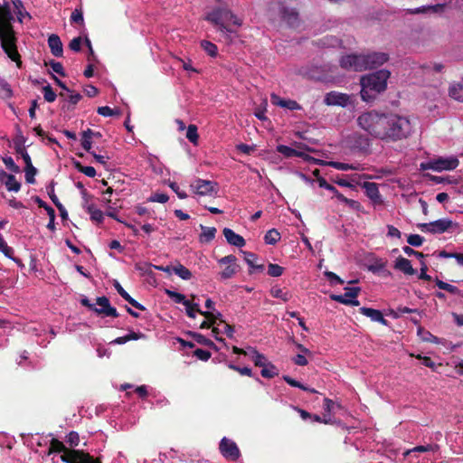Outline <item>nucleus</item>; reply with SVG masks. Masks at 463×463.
<instances>
[{
    "mask_svg": "<svg viewBox=\"0 0 463 463\" xmlns=\"http://www.w3.org/2000/svg\"><path fill=\"white\" fill-rule=\"evenodd\" d=\"M229 368H231V369L234 370V371L239 372L241 375H247V376H251L252 375V371L249 367H239L237 365L230 364H229Z\"/></svg>",
    "mask_w": 463,
    "mask_h": 463,
    "instance_id": "obj_60",
    "label": "nucleus"
},
{
    "mask_svg": "<svg viewBox=\"0 0 463 463\" xmlns=\"http://www.w3.org/2000/svg\"><path fill=\"white\" fill-rule=\"evenodd\" d=\"M282 379L288 383L289 384L290 386L292 387H297V388H299L303 391H306V392H309L311 393H317V391L313 389V388H309L304 384H302L301 383H299L298 381L291 378L290 376L288 375H283L282 376Z\"/></svg>",
    "mask_w": 463,
    "mask_h": 463,
    "instance_id": "obj_29",
    "label": "nucleus"
},
{
    "mask_svg": "<svg viewBox=\"0 0 463 463\" xmlns=\"http://www.w3.org/2000/svg\"><path fill=\"white\" fill-rule=\"evenodd\" d=\"M424 239L419 234H411L407 238V242L413 247H420L422 245Z\"/></svg>",
    "mask_w": 463,
    "mask_h": 463,
    "instance_id": "obj_51",
    "label": "nucleus"
},
{
    "mask_svg": "<svg viewBox=\"0 0 463 463\" xmlns=\"http://www.w3.org/2000/svg\"><path fill=\"white\" fill-rule=\"evenodd\" d=\"M446 7V4H437L431 5H422L417 8L408 9L407 13L411 14H441Z\"/></svg>",
    "mask_w": 463,
    "mask_h": 463,
    "instance_id": "obj_14",
    "label": "nucleus"
},
{
    "mask_svg": "<svg viewBox=\"0 0 463 463\" xmlns=\"http://www.w3.org/2000/svg\"><path fill=\"white\" fill-rule=\"evenodd\" d=\"M323 408L326 412L325 414H326L327 417L330 416L332 418V413H334L335 409L340 408V405L328 398H325Z\"/></svg>",
    "mask_w": 463,
    "mask_h": 463,
    "instance_id": "obj_40",
    "label": "nucleus"
},
{
    "mask_svg": "<svg viewBox=\"0 0 463 463\" xmlns=\"http://www.w3.org/2000/svg\"><path fill=\"white\" fill-rule=\"evenodd\" d=\"M271 295L276 298H280L287 302L290 298V295L288 292L283 291L280 288H273L270 291Z\"/></svg>",
    "mask_w": 463,
    "mask_h": 463,
    "instance_id": "obj_45",
    "label": "nucleus"
},
{
    "mask_svg": "<svg viewBox=\"0 0 463 463\" xmlns=\"http://www.w3.org/2000/svg\"><path fill=\"white\" fill-rule=\"evenodd\" d=\"M169 187L176 194V195L178 196V198L180 199H185L187 197V194L184 191H181L179 189V186L175 182H170L169 183Z\"/></svg>",
    "mask_w": 463,
    "mask_h": 463,
    "instance_id": "obj_62",
    "label": "nucleus"
},
{
    "mask_svg": "<svg viewBox=\"0 0 463 463\" xmlns=\"http://www.w3.org/2000/svg\"><path fill=\"white\" fill-rule=\"evenodd\" d=\"M363 187L365 190L366 195L374 203H377L381 199V195L379 193L378 185L375 183L365 182L363 184Z\"/></svg>",
    "mask_w": 463,
    "mask_h": 463,
    "instance_id": "obj_21",
    "label": "nucleus"
},
{
    "mask_svg": "<svg viewBox=\"0 0 463 463\" xmlns=\"http://www.w3.org/2000/svg\"><path fill=\"white\" fill-rule=\"evenodd\" d=\"M403 252L408 256H416L418 259L421 260L424 258V255L421 252L414 250L410 246H404L402 248Z\"/></svg>",
    "mask_w": 463,
    "mask_h": 463,
    "instance_id": "obj_64",
    "label": "nucleus"
},
{
    "mask_svg": "<svg viewBox=\"0 0 463 463\" xmlns=\"http://www.w3.org/2000/svg\"><path fill=\"white\" fill-rule=\"evenodd\" d=\"M321 41L323 45L326 47H335L339 44V40L333 36H326Z\"/></svg>",
    "mask_w": 463,
    "mask_h": 463,
    "instance_id": "obj_58",
    "label": "nucleus"
},
{
    "mask_svg": "<svg viewBox=\"0 0 463 463\" xmlns=\"http://www.w3.org/2000/svg\"><path fill=\"white\" fill-rule=\"evenodd\" d=\"M66 441L71 446V447H76L79 445L80 443V436L78 434V432L76 431H71L67 436H66Z\"/></svg>",
    "mask_w": 463,
    "mask_h": 463,
    "instance_id": "obj_53",
    "label": "nucleus"
},
{
    "mask_svg": "<svg viewBox=\"0 0 463 463\" xmlns=\"http://www.w3.org/2000/svg\"><path fill=\"white\" fill-rule=\"evenodd\" d=\"M97 112H98V114L103 116V117H111V116L119 114L118 110H114L108 106L98 108Z\"/></svg>",
    "mask_w": 463,
    "mask_h": 463,
    "instance_id": "obj_52",
    "label": "nucleus"
},
{
    "mask_svg": "<svg viewBox=\"0 0 463 463\" xmlns=\"http://www.w3.org/2000/svg\"><path fill=\"white\" fill-rule=\"evenodd\" d=\"M3 162L7 169L14 173H19L20 168L19 166L14 163V159L11 156H5L3 157Z\"/></svg>",
    "mask_w": 463,
    "mask_h": 463,
    "instance_id": "obj_49",
    "label": "nucleus"
},
{
    "mask_svg": "<svg viewBox=\"0 0 463 463\" xmlns=\"http://www.w3.org/2000/svg\"><path fill=\"white\" fill-rule=\"evenodd\" d=\"M270 99L273 105L288 109L289 110H299L301 109V106L293 99H281L279 95L272 93L270 95Z\"/></svg>",
    "mask_w": 463,
    "mask_h": 463,
    "instance_id": "obj_15",
    "label": "nucleus"
},
{
    "mask_svg": "<svg viewBox=\"0 0 463 463\" xmlns=\"http://www.w3.org/2000/svg\"><path fill=\"white\" fill-rule=\"evenodd\" d=\"M201 47L203 49V51L211 57H216L218 54V48L217 46L206 40H203L201 42Z\"/></svg>",
    "mask_w": 463,
    "mask_h": 463,
    "instance_id": "obj_36",
    "label": "nucleus"
},
{
    "mask_svg": "<svg viewBox=\"0 0 463 463\" xmlns=\"http://www.w3.org/2000/svg\"><path fill=\"white\" fill-rule=\"evenodd\" d=\"M43 93L47 102H53L56 99L57 95L50 85H46L43 88Z\"/></svg>",
    "mask_w": 463,
    "mask_h": 463,
    "instance_id": "obj_47",
    "label": "nucleus"
},
{
    "mask_svg": "<svg viewBox=\"0 0 463 463\" xmlns=\"http://www.w3.org/2000/svg\"><path fill=\"white\" fill-rule=\"evenodd\" d=\"M194 355L202 361H207L211 357V353L209 351L198 348L194 351Z\"/></svg>",
    "mask_w": 463,
    "mask_h": 463,
    "instance_id": "obj_63",
    "label": "nucleus"
},
{
    "mask_svg": "<svg viewBox=\"0 0 463 463\" xmlns=\"http://www.w3.org/2000/svg\"><path fill=\"white\" fill-rule=\"evenodd\" d=\"M169 197L165 194H159L156 193L153 195H151L148 199L149 202H155V203H165L168 201Z\"/></svg>",
    "mask_w": 463,
    "mask_h": 463,
    "instance_id": "obj_54",
    "label": "nucleus"
},
{
    "mask_svg": "<svg viewBox=\"0 0 463 463\" xmlns=\"http://www.w3.org/2000/svg\"><path fill=\"white\" fill-rule=\"evenodd\" d=\"M359 311L362 315L371 318L372 321L378 322L383 326H388V321L383 317L380 310L363 307H360Z\"/></svg>",
    "mask_w": 463,
    "mask_h": 463,
    "instance_id": "obj_16",
    "label": "nucleus"
},
{
    "mask_svg": "<svg viewBox=\"0 0 463 463\" xmlns=\"http://www.w3.org/2000/svg\"><path fill=\"white\" fill-rule=\"evenodd\" d=\"M324 102L328 106H341L345 108L351 103V96L337 91H330L325 96Z\"/></svg>",
    "mask_w": 463,
    "mask_h": 463,
    "instance_id": "obj_12",
    "label": "nucleus"
},
{
    "mask_svg": "<svg viewBox=\"0 0 463 463\" xmlns=\"http://www.w3.org/2000/svg\"><path fill=\"white\" fill-rule=\"evenodd\" d=\"M50 66L52 70V71H54L55 73L61 75V76H64L65 75V72H64V70H63V66L61 62L59 61H50Z\"/></svg>",
    "mask_w": 463,
    "mask_h": 463,
    "instance_id": "obj_59",
    "label": "nucleus"
},
{
    "mask_svg": "<svg viewBox=\"0 0 463 463\" xmlns=\"http://www.w3.org/2000/svg\"><path fill=\"white\" fill-rule=\"evenodd\" d=\"M48 46L55 57H61L63 53L62 43L57 34H51L48 38Z\"/></svg>",
    "mask_w": 463,
    "mask_h": 463,
    "instance_id": "obj_18",
    "label": "nucleus"
},
{
    "mask_svg": "<svg viewBox=\"0 0 463 463\" xmlns=\"http://www.w3.org/2000/svg\"><path fill=\"white\" fill-rule=\"evenodd\" d=\"M82 40L80 37L73 38L69 44V47L73 52H80L81 47Z\"/></svg>",
    "mask_w": 463,
    "mask_h": 463,
    "instance_id": "obj_61",
    "label": "nucleus"
},
{
    "mask_svg": "<svg viewBox=\"0 0 463 463\" xmlns=\"http://www.w3.org/2000/svg\"><path fill=\"white\" fill-rule=\"evenodd\" d=\"M261 368L262 369H261L260 373H261V376L264 378L270 379L279 374V370L277 369V367L269 361Z\"/></svg>",
    "mask_w": 463,
    "mask_h": 463,
    "instance_id": "obj_27",
    "label": "nucleus"
},
{
    "mask_svg": "<svg viewBox=\"0 0 463 463\" xmlns=\"http://www.w3.org/2000/svg\"><path fill=\"white\" fill-rule=\"evenodd\" d=\"M14 16L7 7H0V43L1 48L18 67H21V56L17 50V38L14 31L12 21Z\"/></svg>",
    "mask_w": 463,
    "mask_h": 463,
    "instance_id": "obj_2",
    "label": "nucleus"
},
{
    "mask_svg": "<svg viewBox=\"0 0 463 463\" xmlns=\"http://www.w3.org/2000/svg\"><path fill=\"white\" fill-rule=\"evenodd\" d=\"M205 19L215 25L219 26V30L225 33H232L233 30L228 28L225 23L232 22V24L241 26L242 22L232 11L226 8H217L207 14Z\"/></svg>",
    "mask_w": 463,
    "mask_h": 463,
    "instance_id": "obj_6",
    "label": "nucleus"
},
{
    "mask_svg": "<svg viewBox=\"0 0 463 463\" xmlns=\"http://www.w3.org/2000/svg\"><path fill=\"white\" fill-rule=\"evenodd\" d=\"M267 105H268V102L266 99L263 100L262 104L258 107L255 111H254V115L257 118H259L260 120H267L268 118L266 117V108H267Z\"/></svg>",
    "mask_w": 463,
    "mask_h": 463,
    "instance_id": "obj_46",
    "label": "nucleus"
},
{
    "mask_svg": "<svg viewBox=\"0 0 463 463\" xmlns=\"http://www.w3.org/2000/svg\"><path fill=\"white\" fill-rule=\"evenodd\" d=\"M75 167L77 168V170L79 172L84 174L85 175H87L89 177H95V175H96V170L93 166H85V165H82L80 163L76 162Z\"/></svg>",
    "mask_w": 463,
    "mask_h": 463,
    "instance_id": "obj_42",
    "label": "nucleus"
},
{
    "mask_svg": "<svg viewBox=\"0 0 463 463\" xmlns=\"http://www.w3.org/2000/svg\"><path fill=\"white\" fill-rule=\"evenodd\" d=\"M280 233L276 229H270L266 232L264 241L266 244L274 245L280 240Z\"/></svg>",
    "mask_w": 463,
    "mask_h": 463,
    "instance_id": "obj_32",
    "label": "nucleus"
},
{
    "mask_svg": "<svg viewBox=\"0 0 463 463\" xmlns=\"http://www.w3.org/2000/svg\"><path fill=\"white\" fill-rule=\"evenodd\" d=\"M436 285L439 288L446 290L451 294L457 295L459 293V289L457 287L447 282H444L439 279H436Z\"/></svg>",
    "mask_w": 463,
    "mask_h": 463,
    "instance_id": "obj_38",
    "label": "nucleus"
},
{
    "mask_svg": "<svg viewBox=\"0 0 463 463\" xmlns=\"http://www.w3.org/2000/svg\"><path fill=\"white\" fill-rule=\"evenodd\" d=\"M358 126L373 137L386 142H397L408 138L413 132L414 124L407 116L396 113L368 111L357 118Z\"/></svg>",
    "mask_w": 463,
    "mask_h": 463,
    "instance_id": "obj_1",
    "label": "nucleus"
},
{
    "mask_svg": "<svg viewBox=\"0 0 463 463\" xmlns=\"http://www.w3.org/2000/svg\"><path fill=\"white\" fill-rule=\"evenodd\" d=\"M173 273L184 280H189L192 278V272L180 263L173 267Z\"/></svg>",
    "mask_w": 463,
    "mask_h": 463,
    "instance_id": "obj_30",
    "label": "nucleus"
},
{
    "mask_svg": "<svg viewBox=\"0 0 463 463\" xmlns=\"http://www.w3.org/2000/svg\"><path fill=\"white\" fill-rule=\"evenodd\" d=\"M277 151L283 155L285 157H293V156H300L302 154L296 149L285 146V145H279L277 146Z\"/></svg>",
    "mask_w": 463,
    "mask_h": 463,
    "instance_id": "obj_33",
    "label": "nucleus"
},
{
    "mask_svg": "<svg viewBox=\"0 0 463 463\" xmlns=\"http://www.w3.org/2000/svg\"><path fill=\"white\" fill-rule=\"evenodd\" d=\"M84 209L88 212V213L90 215V219L97 222H103V213L96 208L94 204H90L84 206Z\"/></svg>",
    "mask_w": 463,
    "mask_h": 463,
    "instance_id": "obj_28",
    "label": "nucleus"
},
{
    "mask_svg": "<svg viewBox=\"0 0 463 463\" xmlns=\"http://www.w3.org/2000/svg\"><path fill=\"white\" fill-rule=\"evenodd\" d=\"M459 165L457 156H438L420 164L422 170H432L435 172L451 171L456 169Z\"/></svg>",
    "mask_w": 463,
    "mask_h": 463,
    "instance_id": "obj_7",
    "label": "nucleus"
},
{
    "mask_svg": "<svg viewBox=\"0 0 463 463\" xmlns=\"http://www.w3.org/2000/svg\"><path fill=\"white\" fill-rule=\"evenodd\" d=\"M165 294L175 302L177 304H183L184 306H188V302L190 300L186 299L185 296L184 294L175 292L171 289H165Z\"/></svg>",
    "mask_w": 463,
    "mask_h": 463,
    "instance_id": "obj_31",
    "label": "nucleus"
},
{
    "mask_svg": "<svg viewBox=\"0 0 463 463\" xmlns=\"http://www.w3.org/2000/svg\"><path fill=\"white\" fill-rule=\"evenodd\" d=\"M418 227L423 232L441 234L458 228V223L449 218H442L428 223H419Z\"/></svg>",
    "mask_w": 463,
    "mask_h": 463,
    "instance_id": "obj_8",
    "label": "nucleus"
},
{
    "mask_svg": "<svg viewBox=\"0 0 463 463\" xmlns=\"http://www.w3.org/2000/svg\"><path fill=\"white\" fill-rule=\"evenodd\" d=\"M326 165L331 166L335 169L340 170V171H348V170H362L363 167L360 164H347V163H342L337 161H328L326 163Z\"/></svg>",
    "mask_w": 463,
    "mask_h": 463,
    "instance_id": "obj_23",
    "label": "nucleus"
},
{
    "mask_svg": "<svg viewBox=\"0 0 463 463\" xmlns=\"http://www.w3.org/2000/svg\"><path fill=\"white\" fill-rule=\"evenodd\" d=\"M37 174V169L33 166H27L25 167V180L28 184H34L35 183V175Z\"/></svg>",
    "mask_w": 463,
    "mask_h": 463,
    "instance_id": "obj_50",
    "label": "nucleus"
},
{
    "mask_svg": "<svg viewBox=\"0 0 463 463\" xmlns=\"http://www.w3.org/2000/svg\"><path fill=\"white\" fill-rule=\"evenodd\" d=\"M0 251H2L5 257L9 259H14V249L9 247L5 241L4 237L0 234Z\"/></svg>",
    "mask_w": 463,
    "mask_h": 463,
    "instance_id": "obj_43",
    "label": "nucleus"
},
{
    "mask_svg": "<svg viewBox=\"0 0 463 463\" xmlns=\"http://www.w3.org/2000/svg\"><path fill=\"white\" fill-rule=\"evenodd\" d=\"M202 234L200 235L201 241L209 242L215 237L217 230L214 227H206L203 224L200 225Z\"/></svg>",
    "mask_w": 463,
    "mask_h": 463,
    "instance_id": "obj_26",
    "label": "nucleus"
},
{
    "mask_svg": "<svg viewBox=\"0 0 463 463\" xmlns=\"http://www.w3.org/2000/svg\"><path fill=\"white\" fill-rule=\"evenodd\" d=\"M236 273V267L235 266H228L226 267L221 273V279H228L232 278Z\"/></svg>",
    "mask_w": 463,
    "mask_h": 463,
    "instance_id": "obj_55",
    "label": "nucleus"
},
{
    "mask_svg": "<svg viewBox=\"0 0 463 463\" xmlns=\"http://www.w3.org/2000/svg\"><path fill=\"white\" fill-rule=\"evenodd\" d=\"M201 315H203L205 318L210 320L211 324H213V325L216 323L217 319L221 320V317H222V314L215 309L213 311L201 312Z\"/></svg>",
    "mask_w": 463,
    "mask_h": 463,
    "instance_id": "obj_48",
    "label": "nucleus"
},
{
    "mask_svg": "<svg viewBox=\"0 0 463 463\" xmlns=\"http://www.w3.org/2000/svg\"><path fill=\"white\" fill-rule=\"evenodd\" d=\"M245 355H248L251 358L254 364L259 367H262L268 362L266 356L260 353H259L256 348L249 347L245 352Z\"/></svg>",
    "mask_w": 463,
    "mask_h": 463,
    "instance_id": "obj_19",
    "label": "nucleus"
},
{
    "mask_svg": "<svg viewBox=\"0 0 463 463\" xmlns=\"http://www.w3.org/2000/svg\"><path fill=\"white\" fill-rule=\"evenodd\" d=\"M282 18L288 23L289 26H296L298 23V14L292 8H282Z\"/></svg>",
    "mask_w": 463,
    "mask_h": 463,
    "instance_id": "obj_22",
    "label": "nucleus"
},
{
    "mask_svg": "<svg viewBox=\"0 0 463 463\" xmlns=\"http://www.w3.org/2000/svg\"><path fill=\"white\" fill-rule=\"evenodd\" d=\"M345 292L342 295H331V298L336 302L345 305L359 306L357 296L361 291L359 287L345 288Z\"/></svg>",
    "mask_w": 463,
    "mask_h": 463,
    "instance_id": "obj_10",
    "label": "nucleus"
},
{
    "mask_svg": "<svg viewBox=\"0 0 463 463\" xmlns=\"http://www.w3.org/2000/svg\"><path fill=\"white\" fill-rule=\"evenodd\" d=\"M186 138L193 144L196 145L198 142L197 127L195 125H189L186 131Z\"/></svg>",
    "mask_w": 463,
    "mask_h": 463,
    "instance_id": "obj_39",
    "label": "nucleus"
},
{
    "mask_svg": "<svg viewBox=\"0 0 463 463\" xmlns=\"http://www.w3.org/2000/svg\"><path fill=\"white\" fill-rule=\"evenodd\" d=\"M394 268L407 275L415 274V269L412 268L411 261L403 257L396 259Z\"/></svg>",
    "mask_w": 463,
    "mask_h": 463,
    "instance_id": "obj_20",
    "label": "nucleus"
},
{
    "mask_svg": "<svg viewBox=\"0 0 463 463\" xmlns=\"http://www.w3.org/2000/svg\"><path fill=\"white\" fill-rule=\"evenodd\" d=\"M50 450V452H62L61 458L66 463H100L89 453L76 449L69 450L61 441L55 439L51 441Z\"/></svg>",
    "mask_w": 463,
    "mask_h": 463,
    "instance_id": "obj_5",
    "label": "nucleus"
},
{
    "mask_svg": "<svg viewBox=\"0 0 463 463\" xmlns=\"http://www.w3.org/2000/svg\"><path fill=\"white\" fill-rule=\"evenodd\" d=\"M219 449L222 455L227 459L237 460L241 456L240 449L236 443L225 437L222 439Z\"/></svg>",
    "mask_w": 463,
    "mask_h": 463,
    "instance_id": "obj_11",
    "label": "nucleus"
},
{
    "mask_svg": "<svg viewBox=\"0 0 463 463\" xmlns=\"http://www.w3.org/2000/svg\"><path fill=\"white\" fill-rule=\"evenodd\" d=\"M439 449V446L437 444H427V445H420L416 446L411 449H407L403 452L404 457L410 456L411 453L415 452H432L435 453Z\"/></svg>",
    "mask_w": 463,
    "mask_h": 463,
    "instance_id": "obj_24",
    "label": "nucleus"
},
{
    "mask_svg": "<svg viewBox=\"0 0 463 463\" xmlns=\"http://www.w3.org/2000/svg\"><path fill=\"white\" fill-rule=\"evenodd\" d=\"M389 60L386 52H373L366 54H349L343 56L340 65L344 69L361 71L379 67Z\"/></svg>",
    "mask_w": 463,
    "mask_h": 463,
    "instance_id": "obj_3",
    "label": "nucleus"
},
{
    "mask_svg": "<svg viewBox=\"0 0 463 463\" xmlns=\"http://www.w3.org/2000/svg\"><path fill=\"white\" fill-rule=\"evenodd\" d=\"M13 96V90L10 84L4 79L0 78V98L10 99Z\"/></svg>",
    "mask_w": 463,
    "mask_h": 463,
    "instance_id": "obj_35",
    "label": "nucleus"
},
{
    "mask_svg": "<svg viewBox=\"0 0 463 463\" xmlns=\"http://www.w3.org/2000/svg\"><path fill=\"white\" fill-rule=\"evenodd\" d=\"M192 190L198 195H215L218 192L217 184L212 181L197 179L191 184Z\"/></svg>",
    "mask_w": 463,
    "mask_h": 463,
    "instance_id": "obj_9",
    "label": "nucleus"
},
{
    "mask_svg": "<svg viewBox=\"0 0 463 463\" xmlns=\"http://www.w3.org/2000/svg\"><path fill=\"white\" fill-rule=\"evenodd\" d=\"M71 23L82 24L84 22L82 11L75 9L71 15Z\"/></svg>",
    "mask_w": 463,
    "mask_h": 463,
    "instance_id": "obj_56",
    "label": "nucleus"
},
{
    "mask_svg": "<svg viewBox=\"0 0 463 463\" xmlns=\"http://www.w3.org/2000/svg\"><path fill=\"white\" fill-rule=\"evenodd\" d=\"M449 94L452 99L463 102V79L449 86Z\"/></svg>",
    "mask_w": 463,
    "mask_h": 463,
    "instance_id": "obj_25",
    "label": "nucleus"
},
{
    "mask_svg": "<svg viewBox=\"0 0 463 463\" xmlns=\"http://www.w3.org/2000/svg\"><path fill=\"white\" fill-rule=\"evenodd\" d=\"M385 267V261H383V260H375L373 263L368 266V270L373 273L386 272V274L389 275L390 272L386 270Z\"/></svg>",
    "mask_w": 463,
    "mask_h": 463,
    "instance_id": "obj_34",
    "label": "nucleus"
},
{
    "mask_svg": "<svg viewBox=\"0 0 463 463\" xmlns=\"http://www.w3.org/2000/svg\"><path fill=\"white\" fill-rule=\"evenodd\" d=\"M222 232L229 244L238 248H241L245 245L246 242L243 237L235 233L232 229L224 228Z\"/></svg>",
    "mask_w": 463,
    "mask_h": 463,
    "instance_id": "obj_17",
    "label": "nucleus"
},
{
    "mask_svg": "<svg viewBox=\"0 0 463 463\" xmlns=\"http://www.w3.org/2000/svg\"><path fill=\"white\" fill-rule=\"evenodd\" d=\"M96 305H98L99 307H97L95 306L94 312L98 315H102L104 317H118V313L117 309L110 305V302L107 297H99L96 299Z\"/></svg>",
    "mask_w": 463,
    "mask_h": 463,
    "instance_id": "obj_13",
    "label": "nucleus"
},
{
    "mask_svg": "<svg viewBox=\"0 0 463 463\" xmlns=\"http://www.w3.org/2000/svg\"><path fill=\"white\" fill-rule=\"evenodd\" d=\"M284 272V268L278 265L269 263L268 266V274L270 277H280Z\"/></svg>",
    "mask_w": 463,
    "mask_h": 463,
    "instance_id": "obj_44",
    "label": "nucleus"
},
{
    "mask_svg": "<svg viewBox=\"0 0 463 463\" xmlns=\"http://www.w3.org/2000/svg\"><path fill=\"white\" fill-rule=\"evenodd\" d=\"M184 307L186 315L191 318H195V313L201 314V312H203L200 309L198 303H194L191 301H189L188 306H184Z\"/></svg>",
    "mask_w": 463,
    "mask_h": 463,
    "instance_id": "obj_41",
    "label": "nucleus"
},
{
    "mask_svg": "<svg viewBox=\"0 0 463 463\" xmlns=\"http://www.w3.org/2000/svg\"><path fill=\"white\" fill-rule=\"evenodd\" d=\"M5 185L10 192H18L21 188V184L16 180L14 175L7 176V179L5 181Z\"/></svg>",
    "mask_w": 463,
    "mask_h": 463,
    "instance_id": "obj_37",
    "label": "nucleus"
},
{
    "mask_svg": "<svg viewBox=\"0 0 463 463\" xmlns=\"http://www.w3.org/2000/svg\"><path fill=\"white\" fill-rule=\"evenodd\" d=\"M391 73L387 70H380L361 78V97L364 101H372L375 97L385 90L387 80Z\"/></svg>",
    "mask_w": 463,
    "mask_h": 463,
    "instance_id": "obj_4",
    "label": "nucleus"
},
{
    "mask_svg": "<svg viewBox=\"0 0 463 463\" xmlns=\"http://www.w3.org/2000/svg\"><path fill=\"white\" fill-rule=\"evenodd\" d=\"M325 276L328 279L332 285L343 284L344 280L340 279L335 273L332 271H326Z\"/></svg>",
    "mask_w": 463,
    "mask_h": 463,
    "instance_id": "obj_57",
    "label": "nucleus"
}]
</instances>
